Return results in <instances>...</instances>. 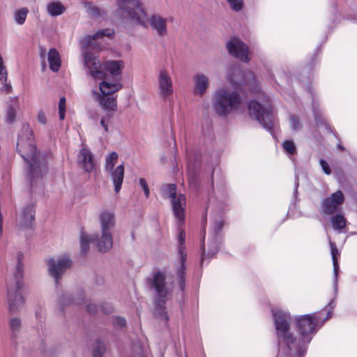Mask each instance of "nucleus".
I'll list each match as a JSON object with an SVG mask.
<instances>
[{
	"mask_svg": "<svg viewBox=\"0 0 357 357\" xmlns=\"http://www.w3.org/2000/svg\"><path fill=\"white\" fill-rule=\"evenodd\" d=\"M123 88V84L119 79H116L111 82L108 80L102 81L99 83L100 93L96 94L114 96L115 93Z\"/></svg>",
	"mask_w": 357,
	"mask_h": 357,
	"instance_id": "nucleus-19",
	"label": "nucleus"
},
{
	"mask_svg": "<svg viewBox=\"0 0 357 357\" xmlns=\"http://www.w3.org/2000/svg\"><path fill=\"white\" fill-rule=\"evenodd\" d=\"M319 164L322 168L323 172L326 174L329 175L331 174L330 166L326 160H324V159H321L319 160Z\"/></svg>",
	"mask_w": 357,
	"mask_h": 357,
	"instance_id": "nucleus-44",
	"label": "nucleus"
},
{
	"mask_svg": "<svg viewBox=\"0 0 357 357\" xmlns=\"http://www.w3.org/2000/svg\"><path fill=\"white\" fill-rule=\"evenodd\" d=\"M47 265L50 275L54 278L56 283H58L59 279L71 266L72 262L69 257L62 256L58 259H49Z\"/></svg>",
	"mask_w": 357,
	"mask_h": 357,
	"instance_id": "nucleus-10",
	"label": "nucleus"
},
{
	"mask_svg": "<svg viewBox=\"0 0 357 357\" xmlns=\"http://www.w3.org/2000/svg\"><path fill=\"white\" fill-rule=\"evenodd\" d=\"M276 334L280 346L284 344L289 357H304L307 346L312 336L316 333L317 327L331 318V312L322 319L319 313L300 315L295 318V322L300 338L295 337L290 331L291 317L290 313L280 309H272Z\"/></svg>",
	"mask_w": 357,
	"mask_h": 357,
	"instance_id": "nucleus-1",
	"label": "nucleus"
},
{
	"mask_svg": "<svg viewBox=\"0 0 357 357\" xmlns=\"http://www.w3.org/2000/svg\"><path fill=\"white\" fill-rule=\"evenodd\" d=\"M66 100L64 97H61L59 99V119L61 121H63L65 119L66 115Z\"/></svg>",
	"mask_w": 357,
	"mask_h": 357,
	"instance_id": "nucleus-35",
	"label": "nucleus"
},
{
	"mask_svg": "<svg viewBox=\"0 0 357 357\" xmlns=\"http://www.w3.org/2000/svg\"><path fill=\"white\" fill-rule=\"evenodd\" d=\"M117 160L118 154L116 152H112L106 157L105 164V169L110 173L116 193L120 191L124 178L123 165H118L114 169Z\"/></svg>",
	"mask_w": 357,
	"mask_h": 357,
	"instance_id": "nucleus-8",
	"label": "nucleus"
},
{
	"mask_svg": "<svg viewBox=\"0 0 357 357\" xmlns=\"http://www.w3.org/2000/svg\"><path fill=\"white\" fill-rule=\"evenodd\" d=\"M105 347L102 342L98 341L96 342V348L93 350V357H101L105 353Z\"/></svg>",
	"mask_w": 357,
	"mask_h": 357,
	"instance_id": "nucleus-37",
	"label": "nucleus"
},
{
	"mask_svg": "<svg viewBox=\"0 0 357 357\" xmlns=\"http://www.w3.org/2000/svg\"><path fill=\"white\" fill-rule=\"evenodd\" d=\"M86 310L91 313H95L97 312V306L93 303H89L86 305Z\"/></svg>",
	"mask_w": 357,
	"mask_h": 357,
	"instance_id": "nucleus-46",
	"label": "nucleus"
},
{
	"mask_svg": "<svg viewBox=\"0 0 357 357\" xmlns=\"http://www.w3.org/2000/svg\"><path fill=\"white\" fill-rule=\"evenodd\" d=\"M79 241L81 252L82 254L85 255L89 250V243L95 241V238L93 236H90L86 231H82L79 235Z\"/></svg>",
	"mask_w": 357,
	"mask_h": 357,
	"instance_id": "nucleus-28",
	"label": "nucleus"
},
{
	"mask_svg": "<svg viewBox=\"0 0 357 357\" xmlns=\"http://www.w3.org/2000/svg\"><path fill=\"white\" fill-rule=\"evenodd\" d=\"M77 161L79 165L86 172H91L94 169L95 164L91 152L84 146L79 152Z\"/></svg>",
	"mask_w": 357,
	"mask_h": 357,
	"instance_id": "nucleus-18",
	"label": "nucleus"
},
{
	"mask_svg": "<svg viewBox=\"0 0 357 357\" xmlns=\"http://www.w3.org/2000/svg\"><path fill=\"white\" fill-rule=\"evenodd\" d=\"M260 102L252 100L249 103L248 112L251 118L257 120L265 129L272 132L276 121L270 100L264 93H260Z\"/></svg>",
	"mask_w": 357,
	"mask_h": 357,
	"instance_id": "nucleus-6",
	"label": "nucleus"
},
{
	"mask_svg": "<svg viewBox=\"0 0 357 357\" xmlns=\"http://www.w3.org/2000/svg\"><path fill=\"white\" fill-rule=\"evenodd\" d=\"M17 277H22V271H21V266L20 264L17 265Z\"/></svg>",
	"mask_w": 357,
	"mask_h": 357,
	"instance_id": "nucleus-48",
	"label": "nucleus"
},
{
	"mask_svg": "<svg viewBox=\"0 0 357 357\" xmlns=\"http://www.w3.org/2000/svg\"><path fill=\"white\" fill-rule=\"evenodd\" d=\"M11 101L15 102V103H17L18 102V98L16 96V97H13L11 98Z\"/></svg>",
	"mask_w": 357,
	"mask_h": 357,
	"instance_id": "nucleus-50",
	"label": "nucleus"
},
{
	"mask_svg": "<svg viewBox=\"0 0 357 357\" xmlns=\"http://www.w3.org/2000/svg\"><path fill=\"white\" fill-rule=\"evenodd\" d=\"M47 13L52 17L62 15L66 11L65 6L59 1H52L47 5Z\"/></svg>",
	"mask_w": 357,
	"mask_h": 357,
	"instance_id": "nucleus-26",
	"label": "nucleus"
},
{
	"mask_svg": "<svg viewBox=\"0 0 357 357\" xmlns=\"http://www.w3.org/2000/svg\"><path fill=\"white\" fill-rule=\"evenodd\" d=\"M125 66L123 61H114L109 60L103 63L105 70L114 77L120 76L122 73V70Z\"/></svg>",
	"mask_w": 357,
	"mask_h": 357,
	"instance_id": "nucleus-23",
	"label": "nucleus"
},
{
	"mask_svg": "<svg viewBox=\"0 0 357 357\" xmlns=\"http://www.w3.org/2000/svg\"><path fill=\"white\" fill-rule=\"evenodd\" d=\"M113 324L115 327H123L126 324V321L124 318L121 317H116L113 320Z\"/></svg>",
	"mask_w": 357,
	"mask_h": 357,
	"instance_id": "nucleus-43",
	"label": "nucleus"
},
{
	"mask_svg": "<svg viewBox=\"0 0 357 357\" xmlns=\"http://www.w3.org/2000/svg\"><path fill=\"white\" fill-rule=\"evenodd\" d=\"M35 209L33 204L24 206L19 215L17 226L20 229H31L34 225Z\"/></svg>",
	"mask_w": 357,
	"mask_h": 357,
	"instance_id": "nucleus-14",
	"label": "nucleus"
},
{
	"mask_svg": "<svg viewBox=\"0 0 357 357\" xmlns=\"http://www.w3.org/2000/svg\"><path fill=\"white\" fill-rule=\"evenodd\" d=\"M241 102V98L236 89L223 86L214 92L212 106L218 116H226L233 111L238 109Z\"/></svg>",
	"mask_w": 357,
	"mask_h": 357,
	"instance_id": "nucleus-5",
	"label": "nucleus"
},
{
	"mask_svg": "<svg viewBox=\"0 0 357 357\" xmlns=\"http://www.w3.org/2000/svg\"><path fill=\"white\" fill-rule=\"evenodd\" d=\"M244 82L245 84H248L251 86V85L254 84L255 86V77L252 73L248 72L244 75Z\"/></svg>",
	"mask_w": 357,
	"mask_h": 357,
	"instance_id": "nucleus-40",
	"label": "nucleus"
},
{
	"mask_svg": "<svg viewBox=\"0 0 357 357\" xmlns=\"http://www.w3.org/2000/svg\"><path fill=\"white\" fill-rule=\"evenodd\" d=\"M162 192L164 197L171 201L172 212L178 225V229L180 231L178 238V261L175 264L174 267L176 276L178 277L179 288L181 291H183L185 287V261L187 254L185 247V233L183 229H181V226L183 225L185 222L186 199L183 194L177 192L176 186L174 184L164 185L162 188Z\"/></svg>",
	"mask_w": 357,
	"mask_h": 357,
	"instance_id": "nucleus-2",
	"label": "nucleus"
},
{
	"mask_svg": "<svg viewBox=\"0 0 357 357\" xmlns=\"http://www.w3.org/2000/svg\"><path fill=\"white\" fill-rule=\"evenodd\" d=\"M331 250V257L333 260V274H334V282L335 287H337V276H338V271H339V265L337 262V258L340 256V252L338 251L336 245L334 242L329 241Z\"/></svg>",
	"mask_w": 357,
	"mask_h": 357,
	"instance_id": "nucleus-25",
	"label": "nucleus"
},
{
	"mask_svg": "<svg viewBox=\"0 0 357 357\" xmlns=\"http://www.w3.org/2000/svg\"><path fill=\"white\" fill-rule=\"evenodd\" d=\"M290 124L291 128L294 130H297L301 128V125L298 119L295 116H290Z\"/></svg>",
	"mask_w": 357,
	"mask_h": 357,
	"instance_id": "nucleus-42",
	"label": "nucleus"
},
{
	"mask_svg": "<svg viewBox=\"0 0 357 357\" xmlns=\"http://www.w3.org/2000/svg\"><path fill=\"white\" fill-rule=\"evenodd\" d=\"M227 48L231 55L243 62L250 59L248 46L238 38H234L228 41Z\"/></svg>",
	"mask_w": 357,
	"mask_h": 357,
	"instance_id": "nucleus-12",
	"label": "nucleus"
},
{
	"mask_svg": "<svg viewBox=\"0 0 357 357\" xmlns=\"http://www.w3.org/2000/svg\"><path fill=\"white\" fill-rule=\"evenodd\" d=\"M139 185L142 188L145 197L148 198L149 197L150 192L146 180L143 178H139Z\"/></svg>",
	"mask_w": 357,
	"mask_h": 357,
	"instance_id": "nucleus-41",
	"label": "nucleus"
},
{
	"mask_svg": "<svg viewBox=\"0 0 357 357\" xmlns=\"http://www.w3.org/2000/svg\"><path fill=\"white\" fill-rule=\"evenodd\" d=\"M242 75V72L239 68L231 67L228 69L226 79L233 85L238 86L241 84V81L237 77Z\"/></svg>",
	"mask_w": 357,
	"mask_h": 357,
	"instance_id": "nucleus-27",
	"label": "nucleus"
},
{
	"mask_svg": "<svg viewBox=\"0 0 357 357\" xmlns=\"http://www.w3.org/2000/svg\"><path fill=\"white\" fill-rule=\"evenodd\" d=\"M227 2L234 11H240L243 7V0H227Z\"/></svg>",
	"mask_w": 357,
	"mask_h": 357,
	"instance_id": "nucleus-36",
	"label": "nucleus"
},
{
	"mask_svg": "<svg viewBox=\"0 0 357 357\" xmlns=\"http://www.w3.org/2000/svg\"><path fill=\"white\" fill-rule=\"evenodd\" d=\"M110 312V310H106L105 312L106 313H109Z\"/></svg>",
	"mask_w": 357,
	"mask_h": 357,
	"instance_id": "nucleus-52",
	"label": "nucleus"
},
{
	"mask_svg": "<svg viewBox=\"0 0 357 357\" xmlns=\"http://www.w3.org/2000/svg\"><path fill=\"white\" fill-rule=\"evenodd\" d=\"M99 105L108 112H115L117 109L116 96L96 94Z\"/></svg>",
	"mask_w": 357,
	"mask_h": 357,
	"instance_id": "nucleus-22",
	"label": "nucleus"
},
{
	"mask_svg": "<svg viewBox=\"0 0 357 357\" xmlns=\"http://www.w3.org/2000/svg\"><path fill=\"white\" fill-rule=\"evenodd\" d=\"M72 302L71 296L69 294H63L59 300V305L61 309L70 305Z\"/></svg>",
	"mask_w": 357,
	"mask_h": 357,
	"instance_id": "nucleus-38",
	"label": "nucleus"
},
{
	"mask_svg": "<svg viewBox=\"0 0 357 357\" xmlns=\"http://www.w3.org/2000/svg\"><path fill=\"white\" fill-rule=\"evenodd\" d=\"M333 228L335 230H342L346 225V220L342 215H337L331 218Z\"/></svg>",
	"mask_w": 357,
	"mask_h": 357,
	"instance_id": "nucleus-30",
	"label": "nucleus"
},
{
	"mask_svg": "<svg viewBox=\"0 0 357 357\" xmlns=\"http://www.w3.org/2000/svg\"><path fill=\"white\" fill-rule=\"evenodd\" d=\"M16 112L13 107H9L7 113L6 120L8 123H13L15 120Z\"/></svg>",
	"mask_w": 357,
	"mask_h": 357,
	"instance_id": "nucleus-39",
	"label": "nucleus"
},
{
	"mask_svg": "<svg viewBox=\"0 0 357 357\" xmlns=\"http://www.w3.org/2000/svg\"><path fill=\"white\" fill-rule=\"evenodd\" d=\"M100 231H111L115 225V215L114 212L104 210L98 215Z\"/></svg>",
	"mask_w": 357,
	"mask_h": 357,
	"instance_id": "nucleus-21",
	"label": "nucleus"
},
{
	"mask_svg": "<svg viewBox=\"0 0 357 357\" xmlns=\"http://www.w3.org/2000/svg\"><path fill=\"white\" fill-rule=\"evenodd\" d=\"M193 93L195 96H203L208 91L210 82L208 77L203 73H197L192 77Z\"/></svg>",
	"mask_w": 357,
	"mask_h": 357,
	"instance_id": "nucleus-16",
	"label": "nucleus"
},
{
	"mask_svg": "<svg viewBox=\"0 0 357 357\" xmlns=\"http://www.w3.org/2000/svg\"><path fill=\"white\" fill-rule=\"evenodd\" d=\"M284 151L289 155H294L296 153V147L292 140H286L282 143Z\"/></svg>",
	"mask_w": 357,
	"mask_h": 357,
	"instance_id": "nucleus-33",
	"label": "nucleus"
},
{
	"mask_svg": "<svg viewBox=\"0 0 357 357\" xmlns=\"http://www.w3.org/2000/svg\"><path fill=\"white\" fill-rule=\"evenodd\" d=\"M22 287V282L17 280L15 285L10 287L8 290V301L10 312H15L24 305L25 291Z\"/></svg>",
	"mask_w": 357,
	"mask_h": 357,
	"instance_id": "nucleus-9",
	"label": "nucleus"
},
{
	"mask_svg": "<svg viewBox=\"0 0 357 357\" xmlns=\"http://www.w3.org/2000/svg\"><path fill=\"white\" fill-rule=\"evenodd\" d=\"M22 326L21 319L17 317L12 318L9 321V328L12 333V337L15 335Z\"/></svg>",
	"mask_w": 357,
	"mask_h": 357,
	"instance_id": "nucleus-32",
	"label": "nucleus"
},
{
	"mask_svg": "<svg viewBox=\"0 0 357 357\" xmlns=\"http://www.w3.org/2000/svg\"><path fill=\"white\" fill-rule=\"evenodd\" d=\"M47 60L50 65V68L54 71L57 72L61 64L60 55L58 51L54 48H51L47 54Z\"/></svg>",
	"mask_w": 357,
	"mask_h": 357,
	"instance_id": "nucleus-24",
	"label": "nucleus"
},
{
	"mask_svg": "<svg viewBox=\"0 0 357 357\" xmlns=\"http://www.w3.org/2000/svg\"><path fill=\"white\" fill-rule=\"evenodd\" d=\"M167 277L165 272L157 271L153 274L152 285L156 296V315L161 319L168 320L164 304L169 298L172 288L168 285Z\"/></svg>",
	"mask_w": 357,
	"mask_h": 357,
	"instance_id": "nucleus-7",
	"label": "nucleus"
},
{
	"mask_svg": "<svg viewBox=\"0 0 357 357\" xmlns=\"http://www.w3.org/2000/svg\"><path fill=\"white\" fill-rule=\"evenodd\" d=\"M83 62L84 66L89 70V74L96 79L105 77V73L101 70V63L97 55L87 51L83 53Z\"/></svg>",
	"mask_w": 357,
	"mask_h": 357,
	"instance_id": "nucleus-11",
	"label": "nucleus"
},
{
	"mask_svg": "<svg viewBox=\"0 0 357 357\" xmlns=\"http://www.w3.org/2000/svg\"><path fill=\"white\" fill-rule=\"evenodd\" d=\"M84 297L82 296V298L79 300L78 298L73 299V303H75L76 305H82L83 303Z\"/></svg>",
	"mask_w": 357,
	"mask_h": 357,
	"instance_id": "nucleus-47",
	"label": "nucleus"
},
{
	"mask_svg": "<svg viewBox=\"0 0 357 357\" xmlns=\"http://www.w3.org/2000/svg\"><path fill=\"white\" fill-rule=\"evenodd\" d=\"M38 121L43 124L45 125L47 123V118L45 112L42 110L39 111L37 114Z\"/></svg>",
	"mask_w": 357,
	"mask_h": 357,
	"instance_id": "nucleus-45",
	"label": "nucleus"
},
{
	"mask_svg": "<svg viewBox=\"0 0 357 357\" xmlns=\"http://www.w3.org/2000/svg\"><path fill=\"white\" fill-rule=\"evenodd\" d=\"M112 115L106 114L100 119V126L104 130V133H107L109 131V126L111 124L112 120Z\"/></svg>",
	"mask_w": 357,
	"mask_h": 357,
	"instance_id": "nucleus-34",
	"label": "nucleus"
},
{
	"mask_svg": "<svg viewBox=\"0 0 357 357\" xmlns=\"http://www.w3.org/2000/svg\"><path fill=\"white\" fill-rule=\"evenodd\" d=\"M203 261H204V256L202 255V263H203Z\"/></svg>",
	"mask_w": 357,
	"mask_h": 357,
	"instance_id": "nucleus-51",
	"label": "nucleus"
},
{
	"mask_svg": "<svg viewBox=\"0 0 357 357\" xmlns=\"http://www.w3.org/2000/svg\"><path fill=\"white\" fill-rule=\"evenodd\" d=\"M114 34V31L112 29H100L93 35H88L83 37L80 40V44L84 50H86L90 47H94L95 41L98 39L101 38L103 36L112 38Z\"/></svg>",
	"mask_w": 357,
	"mask_h": 357,
	"instance_id": "nucleus-17",
	"label": "nucleus"
},
{
	"mask_svg": "<svg viewBox=\"0 0 357 357\" xmlns=\"http://www.w3.org/2000/svg\"><path fill=\"white\" fill-rule=\"evenodd\" d=\"M158 88L160 95L164 98H167L174 93L172 79L165 68L159 71Z\"/></svg>",
	"mask_w": 357,
	"mask_h": 357,
	"instance_id": "nucleus-15",
	"label": "nucleus"
},
{
	"mask_svg": "<svg viewBox=\"0 0 357 357\" xmlns=\"http://www.w3.org/2000/svg\"><path fill=\"white\" fill-rule=\"evenodd\" d=\"M344 197L342 191L337 190L329 197L323 200L321 207L324 213L326 214L334 213L343 204Z\"/></svg>",
	"mask_w": 357,
	"mask_h": 357,
	"instance_id": "nucleus-13",
	"label": "nucleus"
},
{
	"mask_svg": "<svg viewBox=\"0 0 357 357\" xmlns=\"http://www.w3.org/2000/svg\"><path fill=\"white\" fill-rule=\"evenodd\" d=\"M28 13L29 9L26 7L15 10L13 13L15 22L18 25L24 24Z\"/></svg>",
	"mask_w": 357,
	"mask_h": 357,
	"instance_id": "nucleus-29",
	"label": "nucleus"
},
{
	"mask_svg": "<svg viewBox=\"0 0 357 357\" xmlns=\"http://www.w3.org/2000/svg\"><path fill=\"white\" fill-rule=\"evenodd\" d=\"M117 16L128 18L144 28L150 26L159 37L168 34L167 19L158 13L148 17L139 0H117Z\"/></svg>",
	"mask_w": 357,
	"mask_h": 357,
	"instance_id": "nucleus-3",
	"label": "nucleus"
},
{
	"mask_svg": "<svg viewBox=\"0 0 357 357\" xmlns=\"http://www.w3.org/2000/svg\"><path fill=\"white\" fill-rule=\"evenodd\" d=\"M100 238L98 236H93L96 245L99 251L105 252L109 250L113 246V238L111 231H100Z\"/></svg>",
	"mask_w": 357,
	"mask_h": 357,
	"instance_id": "nucleus-20",
	"label": "nucleus"
},
{
	"mask_svg": "<svg viewBox=\"0 0 357 357\" xmlns=\"http://www.w3.org/2000/svg\"><path fill=\"white\" fill-rule=\"evenodd\" d=\"M84 7L88 14L93 17H100L104 13V11L100 8L89 2L84 3Z\"/></svg>",
	"mask_w": 357,
	"mask_h": 357,
	"instance_id": "nucleus-31",
	"label": "nucleus"
},
{
	"mask_svg": "<svg viewBox=\"0 0 357 357\" xmlns=\"http://www.w3.org/2000/svg\"><path fill=\"white\" fill-rule=\"evenodd\" d=\"M24 131L29 137L20 135L17 144V150L29 165L28 176L31 185L37 183L47 170V162L43 155L37 153L31 131L26 127Z\"/></svg>",
	"mask_w": 357,
	"mask_h": 357,
	"instance_id": "nucleus-4",
	"label": "nucleus"
},
{
	"mask_svg": "<svg viewBox=\"0 0 357 357\" xmlns=\"http://www.w3.org/2000/svg\"><path fill=\"white\" fill-rule=\"evenodd\" d=\"M222 226H223V225H222V222H218L216 223V229H217V231H220L222 229Z\"/></svg>",
	"mask_w": 357,
	"mask_h": 357,
	"instance_id": "nucleus-49",
	"label": "nucleus"
}]
</instances>
